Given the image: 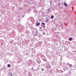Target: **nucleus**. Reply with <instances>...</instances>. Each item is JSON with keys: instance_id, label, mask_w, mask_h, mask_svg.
Instances as JSON below:
<instances>
[{"instance_id": "7", "label": "nucleus", "mask_w": 76, "mask_h": 76, "mask_svg": "<svg viewBox=\"0 0 76 76\" xmlns=\"http://www.w3.org/2000/svg\"><path fill=\"white\" fill-rule=\"evenodd\" d=\"M49 21V20H48V19H46V20L45 21L46 22H48Z\"/></svg>"}, {"instance_id": "38", "label": "nucleus", "mask_w": 76, "mask_h": 76, "mask_svg": "<svg viewBox=\"0 0 76 76\" xmlns=\"http://www.w3.org/2000/svg\"><path fill=\"white\" fill-rule=\"evenodd\" d=\"M47 67V68L48 67L47 66V67Z\"/></svg>"}, {"instance_id": "32", "label": "nucleus", "mask_w": 76, "mask_h": 76, "mask_svg": "<svg viewBox=\"0 0 76 76\" xmlns=\"http://www.w3.org/2000/svg\"><path fill=\"white\" fill-rule=\"evenodd\" d=\"M67 64H69V63H68Z\"/></svg>"}, {"instance_id": "4", "label": "nucleus", "mask_w": 76, "mask_h": 76, "mask_svg": "<svg viewBox=\"0 0 76 76\" xmlns=\"http://www.w3.org/2000/svg\"><path fill=\"white\" fill-rule=\"evenodd\" d=\"M64 4L65 7H67V4H66V3H65V2L64 3Z\"/></svg>"}, {"instance_id": "2", "label": "nucleus", "mask_w": 76, "mask_h": 76, "mask_svg": "<svg viewBox=\"0 0 76 76\" xmlns=\"http://www.w3.org/2000/svg\"><path fill=\"white\" fill-rule=\"evenodd\" d=\"M47 64H48V66L49 67H50V65L49 64V62H47Z\"/></svg>"}, {"instance_id": "5", "label": "nucleus", "mask_w": 76, "mask_h": 76, "mask_svg": "<svg viewBox=\"0 0 76 76\" xmlns=\"http://www.w3.org/2000/svg\"><path fill=\"white\" fill-rule=\"evenodd\" d=\"M40 25V23H37L36 24V25L37 26H39V25Z\"/></svg>"}, {"instance_id": "39", "label": "nucleus", "mask_w": 76, "mask_h": 76, "mask_svg": "<svg viewBox=\"0 0 76 76\" xmlns=\"http://www.w3.org/2000/svg\"><path fill=\"white\" fill-rule=\"evenodd\" d=\"M32 69H33V68H32Z\"/></svg>"}, {"instance_id": "3", "label": "nucleus", "mask_w": 76, "mask_h": 76, "mask_svg": "<svg viewBox=\"0 0 76 76\" xmlns=\"http://www.w3.org/2000/svg\"><path fill=\"white\" fill-rule=\"evenodd\" d=\"M69 66L71 68H72V67H73V66H72V65L71 64L69 65Z\"/></svg>"}, {"instance_id": "19", "label": "nucleus", "mask_w": 76, "mask_h": 76, "mask_svg": "<svg viewBox=\"0 0 76 76\" xmlns=\"http://www.w3.org/2000/svg\"><path fill=\"white\" fill-rule=\"evenodd\" d=\"M58 5L60 6V3H58Z\"/></svg>"}, {"instance_id": "6", "label": "nucleus", "mask_w": 76, "mask_h": 76, "mask_svg": "<svg viewBox=\"0 0 76 76\" xmlns=\"http://www.w3.org/2000/svg\"><path fill=\"white\" fill-rule=\"evenodd\" d=\"M64 49L65 51H67V50H68V48H65Z\"/></svg>"}, {"instance_id": "42", "label": "nucleus", "mask_w": 76, "mask_h": 76, "mask_svg": "<svg viewBox=\"0 0 76 76\" xmlns=\"http://www.w3.org/2000/svg\"><path fill=\"white\" fill-rule=\"evenodd\" d=\"M64 43L63 42V43Z\"/></svg>"}, {"instance_id": "23", "label": "nucleus", "mask_w": 76, "mask_h": 76, "mask_svg": "<svg viewBox=\"0 0 76 76\" xmlns=\"http://www.w3.org/2000/svg\"><path fill=\"white\" fill-rule=\"evenodd\" d=\"M45 34V33H44L43 34V35H44V34Z\"/></svg>"}, {"instance_id": "24", "label": "nucleus", "mask_w": 76, "mask_h": 76, "mask_svg": "<svg viewBox=\"0 0 76 76\" xmlns=\"http://www.w3.org/2000/svg\"><path fill=\"white\" fill-rule=\"evenodd\" d=\"M61 60H62V58H61Z\"/></svg>"}, {"instance_id": "40", "label": "nucleus", "mask_w": 76, "mask_h": 76, "mask_svg": "<svg viewBox=\"0 0 76 76\" xmlns=\"http://www.w3.org/2000/svg\"><path fill=\"white\" fill-rule=\"evenodd\" d=\"M36 5V4H35V6Z\"/></svg>"}, {"instance_id": "15", "label": "nucleus", "mask_w": 76, "mask_h": 76, "mask_svg": "<svg viewBox=\"0 0 76 76\" xmlns=\"http://www.w3.org/2000/svg\"><path fill=\"white\" fill-rule=\"evenodd\" d=\"M42 25H43V24L44 25H45V23H42Z\"/></svg>"}, {"instance_id": "16", "label": "nucleus", "mask_w": 76, "mask_h": 76, "mask_svg": "<svg viewBox=\"0 0 76 76\" xmlns=\"http://www.w3.org/2000/svg\"><path fill=\"white\" fill-rule=\"evenodd\" d=\"M61 71L62 73H63V71L62 70H61Z\"/></svg>"}, {"instance_id": "36", "label": "nucleus", "mask_w": 76, "mask_h": 76, "mask_svg": "<svg viewBox=\"0 0 76 76\" xmlns=\"http://www.w3.org/2000/svg\"><path fill=\"white\" fill-rule=\"evenodd\" d=\"M55 42H54V44H55Z\"/></svg>"}, {"instance_id": "20", "label": "nucleus", "mask_w": 76, "mask_h": 76, "mask_svg": "<svg viewBox=\"0 0 76 76\" xmlns=\"http://www.w3.org/2000/svg\"><path fill=\"white\" fill-rule=\"evenodd\" d=\"M43 27L44 28H45V25L43 26Z\"/></svg>"}, {"instance_id": "10", "label": "nucleus", "mask_w": 76, "mask_h": 76, "mask_svg": "<svg viewBox=\"0 0 76 76\" xmlns=\"http://www.w3.org/2000/svg\"><path fill=\"white\" fill-rule=\"evenodd\" d=\"M8 67H10V65L9 64H8Z\"/></svg>"}, {"instance_id": "26", "label": "nucleus", "mask_w": 76, "mask_h": 76, "mask_svg": "<svg viewBox=\"0 0 76 76\" xmlns=\"http://www.w3.org/2000/svg\"><path fill=\"white\" fill-rule=\"evenodd\" d=\"M11 76H12V74H11Z\"/></svg>"}, {"instance_id": "1", "label": "nucleus", "mask_w": 76, "mask_h": 76, "mask_svg": "<svg viewBox=\"0 0 76 76\" xmlns=\"http://www.w3.org/2000/svg\"><path fill=\"white\" fill-rule=\"evenodd\" d=\"M37 63H38L39 64H40V63H41V60H40V59H37Z\"/></svg>"}, {"instance_id": "11", "label": "nucleus", "mask_w": 76, "mask_h": 76, "mask_svg": "<svg viewBox=\"0 0 76 76\" xmlns=\"http://www.w3.org/2000/svg\"><path fill=\"white\" fill-rule=\"evenodd\" d=\"M48 10L49 12H50V9H48Z\"/></svg>"}, {"instance_id": "27", "label": "nucleus", "mask_w": 76, "mask_h": 76, "mask_svg": "<svg viewBox=\"0 0 76 76\" xmlns=\"http://www.w3.org/2000/svg\"><path fill=\"white\" fill-rule=\"evenodd\" d=\"M66 75H67V74H65V75H64L65 76H66Z\"/></svg>"}, {"instance_id": "34", "label": "nucleus", "mask_w": 76, "mask_h": 76, "mask_svg": "<svg viewBox=\"0 0 76 76\" xmlns=\"http://www.w3.org/2000/svg\"><path fill=\"white\" fill-rule=\"evenodd\" d=\"M31 50H33V48H31Z\"/></svg>"}, {"instance_id": "31", "label": "nucleus", "mask_w": 76, "mask_h": 76, "mask_svg": "<svg viewBox=\"0 0 76 76\" xmlns=\"http://www.w3.org/2000/svg\"><path fill=\"white\" fill-rule=\"evenodd\" d=\"M14 45H15V44H14Z\"/></svg>"}, {"instance_id": "37", "label": "nucleus", "mask_w": 76, "mask_h": 76, "mask_svg": "<svg viewBox=\"0 0 76 76\" xmlns=\"http://www.w3.org/2000/svg\"><path fill=\"white\" fill-rule=\"evenodd\" d=\"M61 29H63V28H61Z\"/></svg>"}, {"instance_id": "28", "label": "nucleus", "mask_w": 76, "mask_h": 76, "mask_svg": "<svg viewBox=\"0 0 76 76\" xmlns=\"http://www.w3.org/2000/svg\"><path fill=\"white\" fill-rule=\"evenodd\" d=\"M58 34H59L60 33H59V32H58Z\"/></svg>"}, {"instance_id": "8", "label": "nucleus", "mask_w": 76, "mask_h": 76, "mask_svg": "<svg viewBox=\"0 0 76 76\" xmlns=\"http://www.w3.org/2000/svg\"><path fill=\"white\" fill-rule=\"evenodd\" d=\"M51 19H53V18H54V16L52 15L51 16Z\"/></svg>"}, {"instance_id": "30", "label": "nucleus", "mask_w": 76, "mask_h": 76, "mask_svg": "<svg viewBox=\"0 0 76 76\" xmlns=\"http://www.w3.org/2000/svg\"><path fill=\"white\" fill-rule=\"evenodd\" d=\"M39 28H41V27H40Z\"/></svg>"}, {"instance_id": "13", "label": "nucleus", "mask_w": 76, "mask_h": 76, "mask_svg": "<svg viewBox=\"0 0 76 76\" xmlns=\"http://www.w3.org/2000/svg\"><path fill=\"white\" fill-rule=\"evenodd\" d=\"M74 68H75V69H76V65H75L74 66Z\"/></svg>"}, {"instance_id": "22", "label": "nucleus", "mask_w": 76, "mask_h": 76, "mask_svg": "<svg viewBox=\"0 0 76 76\" xmlns=\"http://www.w3.org/2000/svg\"><path fill=\"white\" fill-rule=\"evenodd\" d=\"M39 21H41V19H39Z\"/></svg>"}, {"instance_id": "18", "label": "nucleus", "mask_w": 76, "mask_h": 76, "mask_svg": "<svg viewBox=\"0 0 76 76\" xmlns=\"http://www.w3.org/2000/svg\"><path fill=\"white\" fill-rule=\"evenodd\" d=\"M50 4H52L51 1H50Z\"/></svg>"}, {"instance_id": "9", "label": "nucleus", "mask_w": 76, "mask_h": 76, "mask_svg": "<svg viewBox=\"0 0 76 76\" xmlns=\"http://www.w3.org/2000/svg\"><path fill=\"white\" fill-rule=\"evenodd\" d=\"M43 29L45 31H47V29H45L44 28H43Z\"/></svg>"}, {"instance_id": "17", "label": "nucleus", "mask_w": 76, "mask_h": 76, "mask_svg": "<svg viewBox=\"0 0 76 76\" xmlns=\"http://www.w3.org/2000/svg\"><path fill=\"white\" fill-rule=\"evenodd\" d=\"M37 34V33H36V34L35 35L36 36H37V35H38V34Z\"/></svg>"}, {"instance_id": "12", "label": "nucleus", "mask_w": 76, "mask_h": 76, "mask_svg": "<svg viewBox=\"0 0 76 76\" xmlns=\"http://www.w3.org/2000/svg\"><path fill=\"white\" fill-rule=\"evenodd\" d=\"M69 39H70V40H72V38L71 37H70L69 38Z\"/></svg>"}, {"instance_id": "41", "label": "nucleus", "mask_w": 76, "mask_h": 76, "mask_svg": "<svg viewBox=\"0 0 76 76\" xmlns=\"http://www.w3.org/2000/svg\"><path fill=\"white\" fill-rule=\"evenodd\" d=\"M59 56H60V55H59Z\"/></svg>"}, {"instance_id": "21", "label": "nucleus", "mask_w": 76, "mask_h": 76, "mask_svg": "<svg viewBox=\"0 0 76 76\" xmlns=\"http://www.w3.org/2000/svg\"><path fill=\"white\" fill-rule=\"evenodd\" d=\"M42 71H43V70H44V69H42Z\"/></svg>"}, {"instance_id": "14", "label": "nucleus", "mask_w": 76, "mask_h": 76, "mask_svg": "<svg viewBox=\"0 0 76 76\" xmlns=\"http://www.w3.org/2000/svg\"><path fill=\"white\" fill-rule=\"evenodd\" d=\"M36 34H38V31L37 30V31Z\"/></svg>"}, {"instance_id": "25", "label": "nucleus", "mask_w": 76, "mask_h": 76, "mask_svg": "<svg viewBox=\"0 0 76 76\" xmlns=\"http://www.w3.org/2000/svg\"><path fill=\"white\" fill-rule=\"evenodd\" d=\"M58 45L57 44V43H56V45Z\"/></svg>"}, {"instance_id": "35", "label": "nucleus", "mask_w": 76, "mask_h": 76, "mask_svg": "<svg viewBox=\"0 0 76 76\" xmlns=\"http://www.w3.org/2000/svg\"><path fill=\"white\" fill-rule=\"evenodd\" d=\"M59 31H60V30L59 29Z\"/></svg>"}, {"instance_id": "33", "label": "nucleus", "mask_w": 76, "mask_h": 76, "mask_svg": "<svg viewBox=\"0 0 76 76\" xmlns=\"http://www.w3.org/2000/svg\"><path fill=\"white\" fill-rule=\"evenodd\" d=\"M33 36H34V37H35V35L34 34V35Z\"/></svg>"}, {"instance_id": "29", "label": "nucleus", "mask_w": 76, "mask_h": 76, "mask_svg": "<svg viewBox=\"0 0 76 76\" xmlns=\"http://www.w3.org/2000/svg\"><path fill=\"white\" fill-rule=\"evenodd\" d=\"M48 39H50V38H48Z\"/></svg>"}]
</instances>
